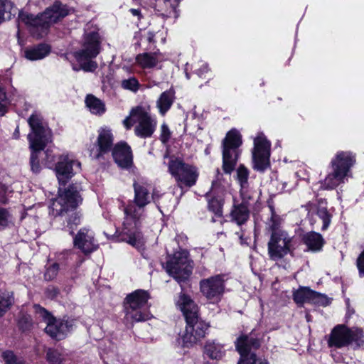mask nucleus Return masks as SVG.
<instances>
[{
	"label": "nucleus",
	"mask_w": 364,
	"mask_h": 364,
	"mask_svg": "<svg viewBox=\"0 0 364 364\" xmlns=\"http://www.w3.org/2000/svg\"><path fill=\"white\" fill-rule=\"evenodd\" d=\"M242 144V136L237 129L232 128L226 133L222 141V169L227 175H230L235 170V179L243 190L249 186L250 171L243 164L236 168L241 155L240 147Z\"/></svg>",
	"instance_id": "obj_1"
},
{
	"label": "nucleus",
	"mask_w": 364,
	"mask_h": 364,
	"mask_svg": "<svg viewBox=\"0 0 364 364\" xmlns=\"http://www.w3.org/2000/svg\"><path fill=\"white\" fill-rule=\"evenodd\" d=\"M28 124L31 129L33 136L28 135L31 155L29 164L31 171L38 174L43 166L42 151L45 149L48 144L52 139V130L47 123L43 122V118L36 112L32 113L28 119Z\"/></svg>",
	"instance_id": "obj_2"
},
{
	"label": "nucleus",
	"mask_w": 364,
	"mask_h": 364,
	"mask_svg": "<svg viewBox=\"0 0 364 364\" xmlns=\"http://www.w3.org/2000/svg\"><path fill=\"white\" fill-rule=\"evenodd\" d=\"M355 162V154L350 151H338L330 162L332 171L328 173L324 180L319 181L320 186L317 191L336 188L343 182Z\"/></svg>",
	"instance_id": "obj_3"
},
{
	"label": "nucleus",
	"mask_w": 364,
	"mask_h": 364,
	"mask_svg": "<svg viewBox=\"0 0 364 364\" xmlns=\"http://www.w3.org/2000/svg\"><path fill=\"white\" fill-rule=\"evenodd\" d=\"M100 51L101 41L99 33L95 31L88 33L84 37L81 48L73 53V56L77 63V65H73V70H82L85 73L95 72L98 68L95 59Z\"/></svg>",
	"instance_id": "obj_4"
},
{
	"label": "nucleus",
	"mask_w": 364,
	"mask_h": 364,
	"mask_svg": "<svg viewBox=\"0 0 364 364\" xmlns=\"http://www.w3.org/2000/svg\"><path fill=\"white\" fill-rule=\"evenodd\" d=\"M329 348H343L350 345L360 348L364 345V332L361 328L348 327L346 324L336 325L327 340Z\"/></svg>",
	"instance_id": "obj_5"
},
{
	"label": "nucleus",
	"mask_w": 364,
	"mask_h": 364,
	"mask_svg": "<svg viewBox=\"0 0 364 364\" xmlns=\"http://www.w3.org/2000/svg\"><path fill=\"white\" fill-rule=\"evenodd\" d=\"M150 298V293L141 289L127 294L122 302L125 316L133 322H144L150 319L149 312L141 310L147 305Z\"/></svg>",
	"instance_id": "obj_6"
},
{
	"label": "nucleus",
	"mask_w": 364,
	"mask_h": 364,
	"mask_svg": "<svg viewBox=\"0 0 364 364\" xmlns=\"http://www.w3.org/2000/svg\"><path fill=\"white\" fill-rule=\"evenodd\" d=\"M168 171L181 189L194 186L199 178L198 168L186 163L182 158L172 156L168 164Z\"/></svg>",
	"instance_id": "obj_7"
},
{
	"label": "nucleus",
	"mask_w": 364,
	"mask_h": 364,
	"mask_svg": "<svg viewBox=\"0 0 364 364\" xmlns=\"http://www.w3.org/2000/svg\"><path fill=\"white\" fill-rule=\"evenodd\" d=\"M191 262L188 251L180 249L173 255H167V260L163 264V267L169 276L178 284H181L186 282L192 274Z\"/></svg>",
	"instance_id": "obj_8"
},
{
	"label": "nucleus",
	"mask_w": 364,
	"mask_h": 364,
	"mask_svg": "<svg viewBox=\"0 0 364 364\" xmlns=\"http://www.w3.org/2000/svg\"><path fill=\"white\" fill-rule=\"evenodd\" d=\"M253 331L250 334L242 333L235 341V350L240 355L237 364H269L266 358L258 357L255 352H251L252 349L259 350L262 346L260 338L252 336Z\"/></svg>",
	"instance_id": "obj_9"
},
{
	"label": "nucleus",
	"mask_w": 364,
	"mask_h": 364,
	"mask_svg": "<svg viewBox=\"0 0 364 364\" xmlns=\"http://www.w3.org/2000/svg\"><path fill=\"white\" fill-rule=\"evenodd\" d=\"M271 235L267 243L268 255L270 259L278 261L289 254L294 256L295 248L292 245V237L277 228V223L270 225Z\"/></svg>",
	"instance_id": "obj_10"
},
{
	"label": "nucleus",
	"mask_w": 364,
	"mask_h": 364,
	"mask_svg": "<svg viewBox=\"0 0 364 364\" xmlns=\"http://www.w3.org/2000/svg\"><path fill=\"white\" fill-rule=\"evenodd\" d=\"M82 191V185L78 182H72L68 187L59 186L58 193L60 208L56 210V216H62L64 213L76 210L83 200L80 194Z\"/></svg>",
	"instance_id": "obj_11"
},
{
	"label": "nucleus",
	"mask_w": 364,
	"mask_h": 364,
	"mask_svg": "<svg viewBox=\"0 0 364 364\" xmlns=\"http://www.w3.org/2000/svg\"><path fill=\"white\" fill-rule=\"evenodd\" d=\"M225 274H219L201 279L199 286L202 294L212 302L220 301L225 289Z\"/></svg>",
	"instance_id": "obj_12"
},
{
	"label": "nucleus",
	"mask_w": 364,
	"mask_h": 364,
	"mask_svg": "<svg viewBox=\"0 0 364 364\" xmlns=\"http://www.w3.org/2000/svg\"><path fill=\"white\" fill-rule=\"evenodd\" d=\"M119 240L131 246L139 249L144 245V235L141 231V220H124L122 231L118 235Z\"/></svg>",
	"instance_id": "obj_13"
},
{
	"label": "nucleus",
	"mask_w": 364,
	"mask_h": 364,
	"mask_svg": "<svg viewBox=\"0 0 364 364\" xmlns=\"http://www.w3.org/2000/svg\"><path fill=\"white\" fill-rule=\"evenodd\" d=\"M130 116L138 118V125L134 129L135 134L141 138L146 139L152 136L156 129V121L141 106H136L132 109Z\"/></svg>",
	"instance_id": "obj_14"
},
{
	"label": "nucleus",
	"mask_w": 364,
	"mask_h": 364,
	"mask_svg": "<svg viewBox=\"0 0 364 364\" xmlns=\"http://www.w3.org/2000/svg\"><path fill=\"white\" fill-rule=\"evenodd\" d=\"M53 167L59 186L65 187L75 175L74 167L81 169V163L70 159L68 155H60Z\"/></svg>",
	"instance_id": "obj_15"
},
{
	"label": "nucleus",
	"mask_w": 364,
	"mask_h": 364,
	"mask_svg": "<svg viewBox=\"0 0 364 364\" xmlns=\"http://www.w3.org/2000/svg\"><path fill=\"white\" fill-rule=\"evenodd\" d=\"M97 137L93 144L95 150H92L90 155L94 154V158L97 160L104 159L105 156L110 153L115 144H114V136L112 129L109 127H100L97 130Z\"/></svg>",
	"instance_id": "obj_16"
},
{
	"label": "nucleus",
	"mask_w": 364,
	"mask_h": 364,
	"mask_svg": "<svg viewBox=\"0 0 364 364\" xmlns=\"http://www.w3.org/2000/svg\"><path fill=\"white\" fill-rule=\"evenodd\" d=\"M114 163L122 169H129L133 165V153L125 141L116 143L110 151Z\"/></svg>",
	"instance_id": "obj_17"
},
{
	"label": "nucleus",
	"mask_w": 364,
	"mask_h": 364,
	"mask_svg": "<svg viewBox=\"0 0 364 364\" xmlns=\"http://www.w3.org/2000/svg\"><path fill=\"white\" fill-rule=\"evenodd\" d=\"M74 321L65 316L62 318L57 319L55 318V321H53L50 326H46L44 331L52 339L60 341L66 337L68 332L72 331Z\"/></svg>",
	"instance_id": "obj_18"
},
{
	"label": "nucleus",
	"mask_w": 364,
	"mask_h": 364,
	"mask_svg": "<svg viewBox=\"0 0 364 364\" xmlns=\"http://www.w3.org/2000/svg\"><path fill=\"white\" fill-rule=\"evenodd\" d=\"M73 245L80 250L85 255H88L97 250V246L95 245V239L90 229L87 228H80L77 234L74 233Z\"/></svg>",
	"instance_id": "obj_19"
},
{
	"label": "nucleus",
	"mask_w": 364,
	"mask_h": 364,
	"mask_svg": "<svg viewBox=\"0 0 364 364\" xmlns=\"http://www.w3.org/2000/svg\"><path fill=\"white\" fill-rule=\"evenodd\" d=\"M70 14L68 5L63 4L60 0H56L43 11L44 17L49 21V25L56 23Z\"/></svg>",
	"instance_id": "obj_20"
},
{
	"label": "nucleus",
	"mask_w": 364,
	"mask_h": 364,
	"mask_svg": "<svg viewBox=\"0 0 364 364\" xmlns=\"http://www.w3.org/2000/svg\"><path fill=\"white\" fill-rule=\"evenodd\" d=\"M250 217V207L244 205V203H240L236 198H233V203L230 212V221L236 223L238 226H242L249 220Z\"/></svg>",
	"instance_id": "obj_21"
},
{
	"label": "nucleus",
	"mask_w": 364,
	"mask_h": 364,
	"mask_svg": "<svg viewBox=\"0 0 364 364\" xmlns=\"http://www.w3.org/2000/svg\"><path fill=\"white\" fill-rule=\"evenodd\" d=\"M186 331H192L199 341L203 338L207 334V331L210 327V324L203 321L199 316H193L188 317L186 319Z\"/></svg>",
	"instance_id": "obj_22"
},
{
	"label": "nucleus",
	"mask_w": 364,
	"mask_h": 364,
	"mask_svg": "<svg viewBox=\"0 0 364 364\" xmlns=\"http://www.w3.org/2000/svg\"><path fill=\"white\" fill-rule=\"evenodd\" d=\"M176 305L183 313L185 320L188 317H191L199 314V308L190 295L184 292H181Z\"/></svg>",
	"instance_id": "obj_23"
},
{
	"label": "nucleus",
	"mask_w": 364,
	"mask_h": 364,
	"mask_svg": "<svg viewBox=\"0 0 364 364\" xmlns=\"http://www.w3.org/2000/svg\"><path fill=\"white\" fill-rule=\"evenodd\" d=\"M302 242L307 247L308 250L312 252H318L323 250L326 241L321 234L315 231H310L301 237Z\"/></svg>",
	"instance_id": "obj_24"
},
{
	"label": "nucleus",
	"mask_w": 364,
	"mask_h": 364,
	"mask_svg": "<svg viewBox=\"0 0 364 364\" xmlns=\"http://www.w3.org/2000/svg\"><path fill=\"white\" fill-rule=\"evenodd\" d=\"M133 188L134 193L133 203L138 208H144L150 203V192L147 186L134 181Z\"/></svg>",
	"instance_id": "obj_25"
},
{
	"label": "nucleus",
	"mask_w": 364,
	"mask_h": 364,
	"mask_svg": "<svg viewBox=\"0 0 364 364\" xmlns=\"http://www.w3.org/2000/svg\"><path fill=\"white\" fill-rule=\"evenodd\" d=\"M225 355L224 346L214 340H208L203 348V356L210 360H220Z\"/></svg>",
	"instance_id": "obj_26"
},
{
	"label": "nucleus",
	"mask_w": 364,
	"mask_h": 364,
	"mask_svg": "<svg viewBox=\"0 0 364 364\" xmlns=\"http://www.w3.org/2000/svg\"><path fill=\"white\" fill-rule=\"evenodd\" d=\"M207 200V208L213 213L216 218H220L223 216V206L225 200L220 196L215 195L213 189L205 194Z\"/></svg>",
	"instance_id": "obj_27"
},
{
	"label": "nucleus",
	"mask_w": 364,
	"mask_h": 364,
	"mask_svg": "<svg viewBox=\"0 0 364 364\" xmlns=\"http://www.w3.org/2000/svg\"><path fill=\"white\" fill-rule=\"evenodd\" d=\"M318 295V291L309 287H299L293 291L292 299L298 306H303L304 303H312L315 300V296Z\"/></svg>",
	"instance_id": "obj_28"
},
{
	"label": "nucleus",
	"mask_w": 364,
	"mask_h": 364,
	"mask_svg": "<svg viewBox=\"0 0 364 364\" xmlns=\"http://www.w3.org/2000/svg\"><path fill=\"white\" fill-rule=\"evenodd\" d=\"M51 46L45 43L28 48L25 50V57L30 60H41L50 54Z\"/></svg>",
	"instance_id": "obj_29"
},
{
	"label": "nucleus",
	"mask_w": 364,
	"mask_h": 364,
	"mask_svg": "<svg viewBox=\"0 0 364 364\" xmlns=\"http://www.w3.org/2000/svg\"><path fill=\"white\" fill-rule=\"evenodd\" d=\"M175 94V90L171 87L160 95L156 102L160 114L164 115L171 109L176 98Z\"/></svg>",
	"instance_id": "obj_30"
},
{
	"label": "nucleus",
	"mask_w": 364,
	"mask_h": 364,
	"mask_svg": "<svg viewBox=\"0 0 364 364\" xmlns=\"http://www.w3.org/2000/svg\"><path fill=\"white\" fill-rule=\"evenodd\" d=\"M64 215H66V225H65L63 229L68 230L69 234L71 236H73L75 230L81 223L82 214L80 211H78L76 209L74 210H69L68 213H64L61 217Z\"/></svg>",
	"instance_id": "obj_31"
},
{
	"label": "nucleus",
	"mask_w": 364,
	"mask_h": 364,
	"mask_svg": "<svg viewBox=\"0 0 364 364\" xmlns=\"http://www.w3.org/2000/svg\"><path fill=\"white\" fill-rule=\"evenodd\" d=\"M136 63L143 69H151L158 64L156 53H143L136 56Z\"/></svg>",
	"instance_id": "obj_32"
},
{
	"label": "nucleus",
	"mask_w": 364,
	"mask_h": 364,
	"mask_svg": "<svg viewBox=\"0 0 364 364\" xmlns=\"http://www.w3.org/2000/svg\"><path fill=\"white\" fill-rule=\"evenodd\" d=\"M85 102L91 113L94 114L102 115L106 111L105 103L92 94L86 96Z\"/></svg>",
	"instance_id": "obj_33"
},
{
	"label": "nucleus",
	"mask_w": 364,
	"mask_h": 364,
	"mask_svg": "<svg viewBox=\"0 0 364 364\" xmlns=\"http://www.w3.org/2000/svg\"><path fill=\"white\" fill-rule=\"evenodd\" d=\"M271 145V141L263 133H260L254 139L252 153L270 155Z\"/></svg>",
	"instance_id": "obj_34"
},
{
	"label": "nucleus",
	"mask_w": 364,
	"mask_h": 364,
	"mask_svg": "<svg viewBox=\"0 0 364 364\" xmlns=\"http://www.w3.org/2000/svg\"><path fill=\"white\" fill-rule=\"evenodd\" d=\"M270 155L252 153V168L254 170L264 173L270 167Z\"/></svg>",
	"instance_id": "obj_35"
},
{
	"label": "nucleus",
	"mask_w": 364,
	"mask_h": 364,
	"mask_svg": "<svg viewBox=\"0 0 364 364\" xmlns=\"http://www.w3.org/2000/svg\"><path fill=\"white\" fill-rule=\"evenodd\" d=\"M137 208L133 201H129L124 208V220H135L136 222L137 220H141V216L138 213Z\"/></svg>",
	"instance_id": "obj_36"
},
{
	"label": "nucleus",
	"mask_w": 364,
	"mask_h": 364,
	"mask_svg": "<svg viewBox=\"0 0 364 364\" xmlns=\"http://www.w3.org/2000/svg\"><path fill=\"white\" fill-rule=\"evenodd\" d=\"M33 28H41L42 31L48 30L50 28L49 21L45 17L43 12L33 16L31 20V23L28 26Z\"/></svg>",
	"instance_id": "obj_37"
},
{
	"label": "nucleus",
	"mask_w": 364,
	"mask_h": 364,
	"mask_svg": "<svg viewBox=\"0 0 364 364\" xmlns=\"http://www.w3.org/2000/svg\"><path fill=\"white\" fill-rule=\"evenodd\" d=\"M316 215L323 222L321 230L323 231L326 230L331 223L332 215L328 212L326 207L322 206L317 208Z\"/></svg>",
	"instance_id": "obj_38"
},
{
	"label": "nucleus",
	"mask_w": 364,
	"mask_h": 364,
	"mask_svg": "<svg viewBox=\"0 0 364 364\" xmlns=\"http://www.w3.org/2000/svg\"><path fill=\"white\" fill-rule=\"evenodd\" d=\"M46 360L48 364H63L65 358L58 350L50 348L46 351Z\"/></svg>",
	"instance_id": "obj_39"
},
{
	"label": "nucleus",
	"mask_w": 364,
	"mask_h": 364,
	"mask_svg": "<svg viewBox=\"0 0 364 364\" xmlns=\"http://www.w3.org/2000/svg\"><path fill=\"white\" fill-rule=\"evenodd\" d=\"M34 309L36 313L38 314L47 325L50 326L53 321H55V317L48 311L46 308L41 306L40 304H35Z\"/></svg>",
	"instance_id": "obj_40"
},
{
	"label": "nucleus",
	"mask_w": 364,
	"mask_h": 364,
	"mask_svg": "<svg viewBox=\"0 0 364 364\" xmlns=\"http://www.w3.org/2000/svg\"><path fill=\"white\" fill-rule=\"evenodd\" d=\"M199 340L194 336L192 331H187L186 330L185 333L179 339L178 343L181 344L183 348H191Z\"/></svg>",
	"instance_id": "obj_41"
},
{
	"label": "nucleus",
	"mask_w": 364,
	"mask_h": 364,
	"mask_svg": "<svg viewBox=\"0 0 364 364\" xmlns=\"http://www.w3.org/2000/svg\"><path fill=\"white\" fill-rule=\"evenodd\" d=\"M59 270L60 265L58 262L46 266V271L43 275L44 279L48 282L53 281L57 277Z\"/></svg>",
	"instance_id": "obj_42"
},
{
	"label": "nucleus",
	"mask_w": 364,
	"mask_h": 364,
	"mask_svg": "<svg viewBox=\"0 0 364 364\" xmlns=\"http://www.w3.org/2000/svg\"><path fill=\"white\" fill-rule=\"evenodd\" d=\"M11 218L9 210L0 205V230H4L9 227Z\"/></svg>",
	"instance_id": "obj_43"
},
{
	"label": "nucleus",
	"mask_w": 364,
	"mask_h": 364,
	"mask_svg": "<svg viewBox=\"0 0 364 364\" xmlns=\"http://www.w3.org/2000/svg\"><path fill=\"white\" fill-rule=\"evenodd\" d=\"M121 86L124 90L136 92L140 87V83L135 77H131L123 80L121 82Z\"/></svg>",
	"instance_id": "obj_44"
},
{
	"label": "nucleus",
	"mask_w": 364,
	"mask_h": 364,
	"mask_svg": "<svg viewBox=\"0 0 364 364\" xmlns=\"http://www.w3.org/2000/svg\"><path fill=\"white\" fill-rule=\"evenodd\" d=\"M33 326L32 318L28 315H23L19 318L17 326L20 331L25 333L31 329Z\"/></svg>",
	"instance_id": "obj_45"
},
{
	"label": "nucleus",
	"mask_w": 364,
	"mask_h": 364,
	"mask_svg": "<svg viewBox=\"0 0 364 364\" xmlns=\"http://www.w3.org/2000/svg\"><path fill=\"white\" fill-rule=\"evenodd\" d=\"M14 6L11 0H0V24L5 21V13H10Z\"/></svg>",
	"instance_id": "obj_46"
},
{
	"label": "nucleus",
	"mask_w": 364,
	"mask_h": 364,
	"mask_svg": "<svg viewBox=\"0 0 364 364\" xmlns=\"http://www.w3.org/2000/svg\"><path fill=\"white\" fill-rule=\"evenodd\" d=\"M44 156V157H42L43 166L48 168H53V167L55 166V156L53 154L51 151H49L48 149L46 151H42V156Z\"/></svg>",
	"instance_id": "obj_47"
},
{
	"label": "nucleus",
	"mask_w": 364,
	"mask_h": 364,
	"mask_svg": "<svg viewBox=\"0 0 364 364\" xmlns=\"http://www.w3.org/2000/svg\"><path fill=\"white\" fill-rule=\"evenodd\" d=\"M1 358L5 362V364H15L21 359H18L14 352L11 350H6L2 352Z\"/></svg>",
	"instance_id": "obj_48"
},
{
	"label": "nucleus",
	"mask_w": 364,
	"mask_h": 364,
	"mask_svg": "<svg viewBox=\"0 0 364 364\" xmlns=\"http://www.w3.org/2000/svg\"><path fill=\"white\" fill-rule=\"evenodd\" d=\"M45 296L47 299L54 300L58 298L60 294V289L54 285H49L47 287L44 291Z\"/></svg>",
	"instance_id": "obj_49"
},
{
	"label": "nucleus",
	"mask_w": 364,
	"mask_h": 364,
	"mask_svg": "<svg viewBox=\"0 0 364 364\" xmlns=\"http://www.w3.org/2000/svg\"><path fill=\"white\" fill-rule=\"evenodd\" d=\"M171 136V132L168 128V126L166 124L164 123L161 126V134L159 137L160 141L163 144H166L169 141Z\"/></svg>",
	"instance_id": "obj_50"
},
{
	"label": "nucleus",
	"mask_w": 364,
	"mask_h": 364,
	"mask_svg": "<svg viewBox=\"0 0 364 364\" xmlns=\"http://www.w3.org/2000/svg\"><path fill=\"white\" fill-rule=\"evenodd\" d=\"M11 303L9 298H5L0 295V317L5 315L6 311L10 309Z\"/></svg>",
	"instance_id": "obj_51"
},
{
	"label": "nucleus",
	"mask_w": 364,
	"mask_h": 364,
	"mask_svg": "<svg viewBox=\"0 0 364 364\" xmlns=\"http://www.w3.org/2000/svg\"><path fill=\"white\" fill-rule=\"evenodd\" d=\"M318 296H315V300L312 301L314 304H320L322 306H327L331 304V299L328 298L326 294L318 292Z\"/></svg>",
	"instance_id": "obj_52"
},
{
	"label": "nucleus",
	"mask_w": 364,
	"mask_h": 364,
	"mask_svg": "<svg viewBox=\"0 0 364 364\" xmlns=\"http://www.w3.org/2000/svg\"><path fill=\"white\" fill-rule=\"evenodd\" d=\"M33 16L34 15L32 14H29L28 12L23 11V10H21L18 12V21L22 22L28 27L31 23V20Z\"/></svg>",
	"instance_id": "obj_53"
},
{
	"label": "nucleus",
	"mask_w": 364,
	"mask_h": 364,
	"mask_svg": "<svg viewBox=\"0 0 364 364\" xmlns=\"http://www.w3.org/2000/svg\"><path fill=\"white\" fill-rule=\"evenodd\" d=\"M356 266L358 269L360 277L364 276V250L360 252L357 258Z\"/></svg>",
	"instance_id": "obj_54"
},
{
	"label": "nucleus",
	"mask_w": 364,
	"mask_h": 364,
	"mask_svg": "<svg viewBox=\"0 0 364 364\" xmlns=\"http://www.w3.org/2000/svg\"><path fill=\"white\" fill-rule=\"evenodd\" d=\"M8 187L6 185L0 183V203L6 204L9 202L7 198Z\"/></svg>",
	"instance_id": "obj_55"
},
{
	"label": "nucleus",
	"mask_w": 364,
	"mask_h": 364,
	"mask_svg": "<svg viewBox=\"0 0 364 364\" xmlns=\"http://www.w3.org/2000/svg\"><path fill=\"white\" fill-rule=\"evenodd\" d=\"M240 196L241 198V201L240 202V203H244V205H247V207H250V200H252V196H250L247 193H245L243 191V190H241V188H240Z\"/></svg>",
	"instance_id": "obj_56"
},
{
	"label": "nucleus",
	"mask_w": 364,
	"mask_h": 364,
	"mask_svg": "<svg viewBox=\"0 0 364 364\" xmlns=\"http://www.w3.org/2000/svg\"><path fill=\"white\" fill-rule=\"evenodd\" d=\"M215 172V179L212 181L211 189H213L215 187L218 186L223 178V173L220 172L218 168L216 169Z\"/></svg>",
	"instance_id": "obj_57"
},
{
	"label": "nucleus",
	"mask_w": 364,
	"mask_h": 364,
	"mask_svg": "<svg viewBox=\"0 0 364 364\" xmlns=\"http://www.w3.org/2000/svg\"><path fill=\"white\" fill-rule=\"evenodd\" d=\"M267 206L269 208L271 214H272L271 219H272V223H277L276 220H274L275 210H274V205L273 199L269 198L267 200Z\"/></svg>",
	"instance_id": "obj_58"
},
{
	"label": "nucleus",
	"mask_w": 364,
	"mask_h": 364,
	"mask_svg": "<svg viewBox=\"0 0 364 364\" xmlns=\"http://www.w3.org/2000/svg\"><path fill=\"white\" fill-rule=\"evenodd\" d=\"M129 11L132 14V16H136L139 21H140L144 18L140 9L132 8L129 10Z\"/></svg>",
	"instance_id": "obj_59"
},
{
	"label": "nucleus",
	"mask_w": 364,
	"mask_h": 364,
	"mask_svg": "<svg viewBox=\"0 0 364 364\" xmlns=\"http://www.w3.org/2000/svg\"><path fill=\"white\" fill-rule=\"evenodd\" d=\"M208 72V68L207 66L203 65L198 70H197L196 73L200 77H202V75L207 73Z\"/></svg>",
	"instance_id": "obj_60"
},
{
	"label": "nucleus",
	"mask_w": 364,
	"mask_h": 364,
	"mask_svg": "<svg viewBox=\"0 0 364 364\" xmlns=\"http://www.w3.org/2000/svg\"><path fill=\"white\" fill-rule=\"evenodd\" d=\"M161 195L155 191H153L151 195H150V202L153 200L154 203H157Z\"/></svg>",
	"instance_id": "obj_61"
},
{
	"label": "nucleus",
	"mask_w": 364,
	"mask_h": 364,
	"mask_svg": "<svg viewBox=\"0 0 364 364\" xmlns=\"http://www.w3.org/2000/svg\"><path fill=\"white\" fill-rule=\"evenodd\" d=\"M123 124L127 129H130L133 125L130 117H126V119L123 121Z\"/></svg>",
	"instance_id": "obj_62"
},
{
	"label": "nucleus",
	"mask_w": 364,
	"mask_h": 364,
	"mask_svg": "<svg viewBox=\"0 0 364 364\" xmlns=\"http://www.w3.org/2000/svg\"><path fill=\"white\" fill-rule=\"evenodd\" d=\"M8 112L7 107L0 102V116L2 117Z\"/></svg>",
	"instance_id": "obj_63"
},
{
	"label": "nucleus",
	"mask_w": 364,
	"mask_h": 364,
	"mask_svg": "<svg viewBox=\"0 0 364 364\" xmlns=\"http://www.w3.org/2000/svg\"><path fill=\"white\" fill-rule=\"evenodd\" d=\"M6 98V92L2 88L0 87V101L4 100Z\"/></svg>",
	"instance_id": "obj_64"
}]
</instances>
